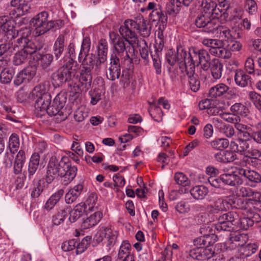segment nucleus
Here are the masks:
<instances>
[{"mask_svg":"<svg viewBox=\"0 0 261 261\" xmlns=\"http://www.w3.org/2000/svg\"><path fill=\"white\" fill-rule=\"evenodd\" d=\"M213 50L212 55L222 59H229L231 56V53L227 49L226 46L225 47L222 46L219 48Z\"/></svg>","mask_w":261,"mask_h":261,"instance_id":"41","label":"nucleus"},{"mask_svg":"<svg viewBox=\"0 0 261 261\" xmlns=\"http://www.w3.org/2000/svg\"><path fill=\"white\" fill-rule=\"evenodd\" d=\"M98 197L96 193H92L89 194L85 203L86 206L89 211H93L98 207L97 202Z\"/></svg>","mask_w":261,"mask_h":261,"instance_id":"33","label":"nucleus"},{"mask_svg":"<svg viewBox=\"0 0 261 261\" xmlns=\"http://www.w3.org/2000/svg\"><path fill=\"white\" fill-rule=\"evenodd\" d=\"M19 147V139L18 136L15 134H12L9 140V147L13 153L17 151Z\"/></svg>","mask_w":261,"mask_h":261,"instance_id":"45","label":"nucleus"},{"mask_svg":"<svg viewBox=\"0 0 261 261\" xmlns=\"http://www.w3.org/2000/svg\"><path fill=\"white\" fill-rule=\"evenodd\" d=\"M257 10V4L254 0H246V11L250 15H255Z\"/></svg>","mask_w":261,"mask_h":261,"instance_id":"54","label":"nucleus"},{"mask_svg":"<svg viewBox=\"0 0 261 261\" xmlns=\"http://www.w3.org/2000/svg\"><path fill=\"white\" fill-rule=\"evenodd\" d=\"M19 33L22 34L21 37L17 39V43L19 47L17 49V53L13 58V63L15 65H19L25 62L29 54H32L35 50L29 51L28 49V35L30 34V30L25 28L21 30Z\"/></svg>","mask_w":261,"mask_h":261,"instance_id":"5","label":"nucleus"},{"mask_svg":"<svg viewBox=\"0 0 261 261\" xmlns=\"http://www.w3.org/2000/svg\"><path fill=\"white\" fill-rule=\"evenodd\" d=\"M91 41L89 37H86L83 39L80 53L79 56V60L81 61L83 58V55L89 53L90 48Z\"/></svg>","mask_w":261,"mask_h":261,"instance_id":"46","label":"nucleus"},{"mask_svg":"<svg viewBox=\"0 0 261 261\" xmlns=\"http://www.w3.org/2000/svg\"><path fill=\"white\" fill-rule=\"evenodd\" d=\"M193 0H170L167 5V12L170 15H174L177 14L182 5L188 7Z\"/></svg>","mask_w":261,"mask_h":261,"instance_id":"15","label":"nucleus"},{"mask_svg":"<svg viewBox=\"0 0 261 261\" xmlns=\"http://www.w3.org/2000/svg\"><path fill=\"white\" fill-rule=\"evenodd\" d=\"M215 35L219 38L228 40L232 37L230 30L226 26L219 25L216 29Z\"/></svg>","mask_w":261,"mask_h":261,"instance_id":"36","label":"nucleus"},{"mask_svg":"<svg viewBox=\"0 0 261 261\" xmlns=\"http://www.w3.org/2000/svg\"><path fill=\"white\" fill-rule=\"evenodd\" d=\"M214 251L211 248L196 247L190 252V256L193 259L204 260L213 256Z\"/></svg>","mask_w":261,"mask_h":261,"instance_id":"12","label":"nucleus"},{"mask_svg":"<svg viewBox=\"0 0 261 261\" xmlns=\"http://www.w3.org/2000/svg\"><path fill=\"white\" fill-rule=\"evenodd\" d=\"M246 153H247L246 155H248L251 158L255 159H257L261 156L260 151L250 146V144L248 142L246 143Z\"/></svg>","mask_w":261,"mask_h":261,"instance_id":"56","label":"nucleus"},{"mask_svg":"<svg viewBox=\"0 0 261 261\" xmlns=\"http://www.w3.org/2000/svg\"><path fill=\"white\" fill-rule=\"evenodd\" d=\"M186 72L189 79L191 90L194 92H197L200 88V82L197 80V76L195 75V71H193L192 75L189 74V71H186Z\"/></svg>","mask_w":261,"mask_h":261,"instance_id":"42","label":"nucleus"},{"mask_svg":"<svg viewBox=\"0 0 261 261\" xmlns=\"http://www.w3.org/2000/svg\"><path fill=\"white\" fill-rule=\"evenodd\" d=\"M229 87L224 83H219L211 88L209 95L211 97H218L224 95L228 91Z\"/></svg>","mask_w":261,"mask_h":261,"instance_id":"20","label":"nucleus"},{"mask_svg":"<svg viewBox=\"0 0 261 261\" xmlns=\"http://www.w3.org/2000/svg\"><path fill=\"white\" fill-rule=\"evenodd\" d=\"M67 100V94L62 92L57 94L52 104L48 106L46 113L50 116L58 115L61 120H65L71 113L70 110L64 108Z\"/></svg>","mask_w":261,"mask_h":261,"instance_id":"6","label":"nucleus"},{"mask_svg":"<svg viewBox=\"0 0 261 261\" xmlns=\"http://www.w3.org/2000/svg\"><path fill=\"white\" fill-rule=\"evenodd\" d=\"M79 61L82 62V68L92 70L94 66H95L96 61H95V56L94 54L88 53L83 55V58L81 59V61L80 60Z\"/></svg>","mask_w":261,"mask_h":261,"instance_id":"22","label":"nucleus"},{"mask_svg":"<svg viewBox=\"0 0 261 261\" xmlns=\"http://www.w3.org/2000/svg\"><path fill=\"white\" fill-rule=\"evenodd\" d=\"M258 202H261V194L250 188H246V204H256Z\"/></svg>","mask_w":261,"mask_h":261,"instance_id":"28","label":"nucleus"},{"mask_svg":"<svg viewBox=\"0 0 261 261\" xmlns=\"http://www.w3.org/2000/svg\"><path fill=\"white\" fill-rule=\"evenodd\" d=\"M65 174L63 176L67 178V182H70L76 176L77 174V168L76 166H70L68 163V167L65 170Z\"/></svg>","mask_w":261,"mask_h":261,"instance_id":"47","label":"nucleus"},{"mask_svg":"<svg viewBox=\"0 0 261 261\" xmlns=\"http://www.w3.org/2000/svg\"><path fill=\"white\" fill-rule=\"evenodd\" d=\"M211 146L215 149L221 150L226 148L229 144V141L225 138H217L210 142Z\"/></svg>","mask_w":261,"mask_h":261,"instance_id":"39","label":"nucleus"},{"mask_svg":"<svg viewBox=\"0 0 261 261\" xmlns=\"http://www.w3.org/2000/svg\"><path fill=\"white\" fill-rule=\"evenodd\" d=\"M231 146L234 151L243 153L245 151V141L244 137L238 136L234 141L230 143Z\"/></svg>","mask_w":261,"mask_h":261,"instance_id":"38","label":"nucleus"},{"mask_svg":"<svg viewBox=\"0 0 261 261\" xmlns=\"http://www.w3.org/2000/svg\"><path fill=\"white\" fill-rule=\"evenodd\" d=\"M67 161L68 159L66 157L62 158L61 160L54 156L50 159L46 175V181L47 183H51L58 176L63 177L65 175V170L68 167Z\"/></svg>","mask_w":261,"mask_h":261,"instance_id":"4","label":"nucleus"},{"mask_svg":"<svg viewBox=\"0 0 261 261\" xmlns=\"http://www.w3.org/2000/svg\"><path fill=\"white\" fill-rule=\"evenodd\" d=\"M246 72H248L252 75H246V85L247 84L249 81L250 85L252 86L254 83V80L256 76L254 69V61L251 58H248L246 60Z\"/></svg>","mask_w":261,"mask_h":261,"instance_id":"19","label":"nucleus"},{"mask_svg":"<svg viewBox=\"0 0 261 261\" xmlns=\"http://www.w3.org/2000/svg\"><path fill=\"white\" fill-rule=\"evenodd\" d=\"M175 208L180 214H185L189 212L190 210V205L188 203L180 201L177 203Z\"/></svg>","mask_w":261,"mask_h":261,"instance_id":"58","label":"nucleus"},{"mask_svg":"<svg viewBox=\"0 0 261 261\" xmlns=\"http://www.w3.org/2000/svg\"><path fill=\"white\" fill-rule=\"evenodd\" d=\"M211 19V16L205 14L199 15L195 20V24L198 28L205 27Z\"/></svg>","mask_w":261,"mask_h":261,"instance_id":"51","label":"nucleus"},{"mask_svg":"<svg viewBox=\"0 0 261 261\" xmlns=\"http://www.w3.org/2000/svg\"><path fill=\"white\" fill-rule=\"evenodd\" d=\"M198 3L201 8L202 12L211 16V12L215 6L216 3L212 0H198Z\"/></svg>","mask_w":261,"mask_h":261,"instance_id":"34","label":"nucleus"},{"mask_svg":"<svg viewBox=\"0 0 261 261\" xmlns=\"http://www.w3.org/2000/svg\"><path fill=\"white\" fill-rule=\"evenodd\" d=\"M40 161V156L38 153H34L30 159L29 165V173L30 175H33L38 169Z\"/></svg>","mask_w":261,"mask_h":261,"instance_id":"32","label":"nucleus"},{"mask_svg":"<svg viewBox=\"0 0 261 261\" xmlns=\"http://www.w3.org/2000/svg\"><path fill=\"white\" fill-rule=\"evenodd\" d=\"M69 211L70 208L69 207H66L63 210L58 211L53 216L52 222L53 224L59 225L63 223L67 216Z\"/></svg>","mask_w":261,"mask_h":261,"instance_id":"27","label":"nucleus"},{"mask_svg":"<svg viewBox=\"0 0 261 261\" xmlns=\"http://www.w3.org/2000/svg\"><path fill=\"white\" fill-rule=\"evenodd\" d=\"M64 41V37L62 35H60L55 42L54 51L57 59L60 57L63 51Z\"/></svg>","mask_w":261,"mask_h":261,"instance_id":"35","label":"nucleus"},{"mask_svg":"<svg viewBox=\"0 0 261 261\" xmlns=\"http://www.w3.org/2000/svg\"><path fill=\"white\" fill-rule=\"evenodd\" d=\"M103 217L102 213L97 211L86 218L83 219L81 227L84 229H89L95 226L101 220Z\"/></svg>","mask_w":261,"mask_h":261,"instance_id":"14","label":"nucleus"},{"mask_svg":"<svg viewBox=\"0 0 261 261\" xmlns=\"http://www.w3.org/2000/svg\"><path fill=\"white\" fill-rule=\"evenodd\" d=\"M221 128L222 129V132L228 138H230L234 134V130L232 126L229 124H221Z\"/></svg>","mask_w":261,"mask_h":261,"instance_id":"63","label":"nucleus"},{"mask_svg":"<svg viewBox=\"0 0 261 261\" xmlns=\"http://www.w3.org/2000/svg\"><path fill=\"white\" fill-rule=\"evenodd\" d=\"M75 64L72 59H69L65 65L53 74V79L56 82L57 85L60 86L67 81L69 84L72 81L75 73V69H73V66Z\"/></svg>","mask_w":261,"mask_h":261,"instance_id":"8","label":"nucleus"},{"mask_svg":"<svg viewBox=\"0 0 261 261\" xmlns=\"http://www.w3.org/2000/svg\"><path fill=\"white\" fill-rule=\"evenodd\" d=\"M128 255H134V254L131 252L130 244L128 241H124L120 246L118 253V258L123 259V257H126Z\"/></svg>","mask_w":261,"mask_h":261,"instance_id":"30","label":"nucleus"},{"mask_svg":"<svg viewBox=\"0 0 261 261\" xmlns=\"http://www.w3.org/2000/svg\"><path fill=\"white\" fill-rule=\"evenodd\" d=\"M226 41L228 42V44L226 45V47L231 52V51L239 50L241 48L240 43L237 41L232 40V38Z\"/></svg>","mask_w":261,"mask_h":261,"instance_id":"61","label":"nucleus"},{"mask_svg":"<svg viewBox=\"0 0 261 261\" xmlns=\"http://www.w3.org/2000/svg\"><path fill=\"white\" fill-rule=\"evenodd\" d=\"M14 22L8 16L0 17V33L7 36L8 39L15 38L19 32L14 28Z\"/></svg>","mask_w":261,"mask_h":261,"instance_id":"11","label":"nucleus"},{"mask_svg":"<svg viewBox=\"0 0 261 261\" xmlns=\"http://www.w3.org/2000/svg\"><path fill=\"white\" fill-rule=\"evenodd\" d=\"M177 54L178 57H177L175 54L172 50H169L166 54V60L168 63L171 66L174 65L177 61H179L180 63H184L183 59H181L180 54H178V51Z\"/></svg>","mask_w":261,"mask_h":261,"instance_id":"43","label":"nucleus"},{"mask_svg":"<svg viewBox=\"0 0 261 261\" xmlns=\"http://www.w3.org/2000/svg\"><path fill=\"white\" fill-rule=\"evenodd\" d=\"M87 116L88 112L84 107H79L74 114V118L77 122L83 121Z\"/></svg>","mask_w":261,"mask_h":261,"instance_id":"50","label":"nucleus"},{"mask_svg":"<svg viewBox=\"0 0 261 261\" xmlns=\"http://www.w3.org/2000/svg\"><path fill=\"white\" fill-rule=\"evenodd\" d=\"M215 158L217 161L222 163L233 162L236 159L235 153L228 150L220 151L217 153Z\"/></svg>","mask_w":261,"mask_h":261,"instance_id":"21","label":"nucleus"},{"mask_svg":"<svg viewBox=\"0 0 261 261\" xmlns=\"http://www.w3.org/2000/svg\"><path fill=\"white\" fill-rule=\"evenodd\" d=\"M110 232H111V228H102L96 233L95 238L97 242H101L104 238L107 237V234Z\"/></svg>","mask_w":261,"mask_h":261,"instance_id":"62","label":"nucleus"},{"mask_svg":"<svg viewBox=\"0 0 261 261\" xmlns=\"http://www.w3.org/2000/svg\"><path fill=\"white\" fill-rule=\"evenodd\" d=\"M150 105L149 112L152 118H160L162 116V111L161 109L158 106V104L154 102H149Z\"/></svg>","mask_w":261,"mask_h":261,"instance_id":"44","label":"nucleus"},{"mask_svg":"<svg viewBox=\"0 0 261 261\" xmlns=\"http://www.w3.org/2000/svg\"><path fill=\"white\" fill-rule=\"evenodd\" d=\"M64 194V190L60 189L53 194L46 202L44 208L47 211L52 210L59 202Z\"/></svg>","mask_w":261,"mask_h":261,"instance_id":"24","label":"nucleus"},{"mask_svg":"<svg viewBox=\"0 0 261 261\" xmlns=\"http://www.w3.org/2000/svg\"><path fill=\"white\" fill-rule=\"evenodd\" d=\"M150 18L152 21H161L165 23L167 18L162 13V11L160 7L152 10L149 14Z\"/></svg>","mask_w":261,"mask_h":261,"instance_id":"40","label":"nucleus"},{"mask_svg":"<svg viewBox=\"0 0 261 261\" xmlns=\"http://www.w3.org/2000/svg\"><path fill=\"white\" fill-rule=\"evenodd\" d=\"M211 71L213 77L219 80L222 76L223 65L218 59H214L211 62Z\"/></svg>","mask_w":261,"mask_h":261,"instance_id":"23","label":"nucleus"},{"mask_svg":"<svg viewBox=\"0 0 261 261\" xmlns=\"http://www.w3.org/2000/svg\"><path fill=\"white\" fill-rule=\"evenodd\" d=\"M230 171L224 170L225 173L220 176V180L224 184L231 186L241 185L243 182V177L245 176V169L237 168L235 170L231 168Z\"/></svg>","mask_w":261,"mask_h":261,"instance_id":"10","label":"nucleus"},{"mask_svg":"<svg viewBox=\"0 0 261 261\" xmlns=\"http://www.w3.org/2000/svg\"><path fill=\"white\" fill-rule=\"evenodd\" d=\"M178 54H180L181 59L184 61L185 71H189V74L192 75L195 71V66L199 65L200 49L191 48L187 52L181 46L177 47Z\"/></svg>","mask_w":261,"mask_h":261,"instance_id":"7","label":"nucleus"},{"mask_svg":"<svg viewBox=\"0 0 261 261\" xmlns=\"http://www.w3.org/2000/svg\"><path fill=\"white\" fill-rule=\"evenodd\" d=\"M83 189L82 184H77L70 189L65 196V202L68 204L73 203L81 194Z\"/></svg>","mask_w":261,"mask_h":261,"instance_id":"17","label":"nucleus"},{"mask_svg":"<svg viewBox=\"0 0 261 261\" xmlns=\"http://www.w3.org/2000/svg\"><path fill=\"white\" fill-rule=\"evenodd\" d=\"M246 153H247L246 155H248L251 158L255 159H257L261 156L260 151L250 146V144L248 142L246 143Z\"/></svg>","mask_w":261,"mask_h":261,"instance_id":"55","label":"nucleus"},{"mask_svg":"<svg viewBox=\"0 0 261 261\" xmlns=\"http://www.w3.org/2000/svg\"><path fill=\"white\" fill-rule=\"evenodd\" d=\"M76 244V243L75 240L72 239L63 243L61 247L64 251H69L75 248Z\"/></svg>","mask_w":261,"mask_h":261,"instance_id":"64","label":"nucleus"},{"mask_svg":"<svg viewBox=\"0 0 261 261\" xmlns=\"http://www.w3.org/2000/svg\"><path fill=\"white\" fill-rule=\"evenodd\" d=\"M108 51H97V59L95 64V71H98L102 64H103L107 60Z\"/></svg>","mask_w":261,"mask_h":261,"instance_id":"48","label":"nucleus"},{"mask_svg":"<svg viewBox=\"0 0 261 261\" xmlns=\"http://www.w3.org/2000/svg\"><path fill=\"white\" fill-rule=\"evenodd\" d=\"M231 207V204L227 199H219L214 204V212L226 211Z\"/></svg>","mask_w":261,"mask_h":261,"instance_id":"37","label":"nucleus"},{"mask_svg":"<svg viewBox=\"0 0 261 261\" xmlns=\"http://www.w3.org/2000/svg\"><path fill=\"white\" fill-rule=\"evenodd\" d=\"M53 60V56L50 54H46L41 57L40 61L43 68L48 67Z\"/></svg>","mask_w":261,"mask_h":261,"instance_id":"60","label":"nucleus"},{"mask_svg":"<svg viewBox=\"0 0 261 261\" xmlns=\"http://www.w3.org/2000/svg\"><path fill=\"white\" fill-rule=\"evenodd\" d=\"M28 97L34 101L35 112L38 116L46 114L50 103L51 96L47 92L45 85L39 84L35 86Z\"/></svg>","mask_w":261,"mask_h":261,"instance_id":"2","label":"nucleus"},{"mask_svg":"<svg viewBox=\"0 0 261 261\" xmlns=\"http://www.w3.org/2000/svg\"><path fill=\"white\" fill-rule=\"evenodd\" d=\"M246 178L248 181H246V184L251 187H254L256 183L261 181L260 175L256 171L251 169H246Z\"/></svg>","mask_w":261,"mask_h":261,"instance_id":"25","label":"nucleus"},{"mask_svg":"<svg viewBox=\"0 0 261 261\" xmlns=\"http://www.w3.org/2000/svg\"><path fill=\"white\" fill-rule=\"evenodd\" d=\"M211 105L212 100L208 99H204L199 102V109L201 110L209 109L210 110V112H212L213 114L216 115L218 113V112H215V109L214 108H212L211 107Z\"/></svg>","mask_w":261,"mask_h":261,"instance_id":"52","label":"nucleus"},{"mask_svg":"<svg viewBox=\"0 0 261 261\" xmlns=\"http://www.w3.org/2000/svg\"><path fill=\"white\" fill-rule=\"evenodd\" d=\"M174 180L176 184L186 187L191 185V180L187 175L181 172H177L174 174Z\"/></svg>","mask_w":261,"mask_h":261,"instance_id":"31","label":"nucleus"},{"mask_svg":"<svg viewBox=\"0 0 261 261\" xmlns=\"http://www.w3.org/2000/svg\"><path fill=\"white\" fill-rule=\"evenodd\" d=\"M23 74L27 81L31 80L36 74V67L35 66H29L22 70Z\"/></svg>","mask_w":261,"mask_h":261,"instance_id":"57","label":"nucleus"},{"mask_svg":"<svg viewBox=\"0 0 261 261\" xmlns=\"http://www.w3.org/2000/svg\"><path fill=\"white\" fill-rule=\"evenodd\" d=\"M14 76V72L12 70H9L7 69H4L0 74V81L2 83L8 84L12 80Z\"/></svg>","mask_w":261,"mask_h":261,"instance_id":"49","label":"nucleus"},{"mask_svg":"<svg viewBox=\"0 0 261 261\" xmlns=\"http://www.w3.org/2000/svg\"><path fill=\"white\" fill-rule=\"evenodd\" d=\"M190 193L193 197L197 200L203 199L208 193V189L202 186H196L193 188Z\"/></svg>","mask_w":261,"mask_h":261,"instance_id":"29","label":"nucleus"},{"mask_svg":"<svg viewBox=\"0 0 261 261\" xmlns=\"http://www.w3.org/2000/svg\"><path fill=\"white\" fill-rule=\"evenodd\" d=\"M92 76L91 70L82 68L80 75H77L73 77V80L69 83L70 96L77 99L83 91H86L91 86Z\"/></svg>","mask_w":261,"mask_h":261,"instance_id":"3","label":"nucleus"},{"mask_svg":"<svg viewBox=\"0 0 261 261\" xmlns=\"http://www.w3.org/2000/svg\"><path fill=\"white\" fill-rule=\"evenodd\" d=\"M218 22V20L217 19H213L211 20L210 19L208 22L206 23V25L205 27L206 28V31L215 34L217 28L219 26Z\"/></svg>","mask_w":261,"mask_h":261,"instance_id":"59","label":"nucleus"},{"mask_svg":"<svg viewBox=\"0 0 261 261\" xmlns=\"http://www.w3.org/2000/svg\"><path fill=\"white\" fill-rule=\"evenodd\" d=\"M48 14L45 11L41 12L33 17L31 25L33 33L38 36L47 32L50 29L48 21Z\"/></svg>","mask_w":261,"mask_h":261,"instance_id":"9","label":"nucleus"},{"mask_svg":"<svg viewBox=\"0 0 261 261\" xmlns=\"http://www.w3.org/2000/svg\"><path fill=\"white\" fill-rule=\"evenodd\" d=\"M19 47L12 41L8 43L0 45V60L12 55L13 53L18 49Z\"/></svg>","mask_w":261,"mask_h":261,"instance_id":"16","label":"nucleus"},{"mask_svg":"<svg viewBox=\"0 0 261 261\" xmlns=\"http://www.w3.org/2000/svg\"><path fill=\"white\" fill-rule=\"evenodd\" d=\"M234 81L238 86L241 87H245V72L242 70H236Z\"/></svg>","mask_w":261,"mask_h":261,"instance_id":"53","label":"nucleus"},{"mask_svg":"<svg viewBox=\"0 0 261 261\" xmlns=\"http://www.w3.org/2000/svg\"><path fill=\"white\" fill-rule=\"evenodd\" d=\"M95 83L99 85L97 89L95 88L89 92L91 98L90 103L92 105H95L101 99V93L103 92L105 90L104 82L101 77H97L94 82V84Z\"/></svg>","mask_w":261,"mask_h":261,"instance_id":"13","label":"nucleus"},{"mask_svg":"<svg viewBox=\"0 0 261 261\" xmlns=\"http://www.w3.org/2000/svg\"><path fill=\"white\" fill-rule=\"evenodd\" d=\"M25 161V153L23 150H19L18 152L14 164V172L18 174L21 171Z\"/></svg>","mask_w":261,"mask_h":261,"instance_id":"26","label":"nucleus"},{"mask_svg":"<svg viewBox=\"0 0 261 261\" xmlns=\"http://www.w3.org/2000/svg\"><path fill=\"white\" fill-rule=\"evenodd\" d=\"M32 0H12L10 4L19 11L20 15H23L29 11L31 7L30 3Z\"/></svg>","mask_w":261,"mask_h":261,"instance_id":"18","label":"nucleus"},{"mask_svg":"<svg viewBox=\"0 0 261 261\" xmlns=\"http://www.w3.org/2000/svg\"><path fill=\"white\" fill-rule=\"evenodd\" d=\"M137 31L143 37H148L150 34V27L147 21L142 17H139L134 20H126L119 31L123 39H117L115 33H110V37L114 45V49L111 57L110 66L107 73V78L114 81L119 78L120 75V59L124 55V59L131 63L135 56L134 45L137 43L138 39L135 31Z\"/></svg>","mask_w":261,"mask_h":261,"instance_id":"1","label":"nucleus"}]
</instances>
